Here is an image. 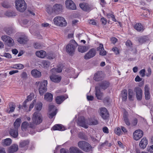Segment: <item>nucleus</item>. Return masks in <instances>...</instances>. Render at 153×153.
Wrapping results in <instances>:
<instances>
[{"label":"nucleus","instance_id":"f257e3e1","mask_svg":"<svg viewBox=\"0 0 153 153\" xmlns=\"http://www.w3.org/2000/svg\"><path fill=\"white\" fill-rule=\"evenodd\" d=\"M87 124L86 123V121L84 117H81L78 119V125L85 128L88 127V124L89 125H95L98 123L97 120L94 119H91L87 121Z\"/></svg>","mask_w":153,"mask_h":153},{"label":"nucleus","instance_id":"f03ea898","mask_svg":"<svg viewBox=\"0 0 153 153\" xmlns=\"http://www.w3.org/2000/svg\"><path fill=\"white\" fill-rule=\"evenodd\" d=\"M63 9V7L62 5L56 4H54L52 7L51 6H48L46 8V11L48 14H51L55 13L57 14L62 12Z\"/></svg>","mask_w":153,"mask_h":153},{"label":"nucleus","instance_id":"7ed1b4c3","mask_svg":"<svg viewBox=\"0 0 153 153\" xmlns=\"http://www.w3.org/2000/svg\"><path fill=\"white\" fill-rule=\"evenodd\" d=\"M53 22L54 25L61 27H65L67 25V22L65 19L59 16L54 18Z\"/></svg>","mask_w":153,"mask_h":153},{"label":"nucleus","instance_id":"20e7f679","mask_svg":"<svg viewBox=\"0 0 153 153\" xmlns=\"http://www.w3.org/2000/svg\"><path fill=\"white\" fill-rule=\"evenodd\" d=\"M16 9L21 12H24L26 10L27 4L24 0H16L15 1Z\"/></svg>","mask_w":153,"mask_h":153},{"label":"nucleus","instance_id":"39448f33","mask_svg":"<svg viewBox=\"0 0 153 153\" xmlns=\"http://www.w3.org/2000/svg\"><path fill=\"white\" fill-rule=\"evenodd\" d=\"M47 81L45 80H44L42 82H40L39 81L36 83V84L37 85H40L39 87V92L41 95H43L47 91Z\"/></svg>","mask_w":153,"mask_h":153},{"label":"nucleus","instance_id":"423d86ee","mask_svg":"<svg viewBox=\"0 0 153 153\" xmlns=\"http://www.w3.org/2000/svg\"><path fill=\"white\" fill-rule=\"evenodd\" d=\"M77 46V43L74 40H71L66 47V51L71 55L74 52L76 47Z\"/></svg>","mask_w":153,"mask_h":153},{"label":"nucleus","instance_id":"0eeeda50","mask_svg":"<svg viewBox=\"0 0 153 153\" xmlns=\"http://www.w3.org/2000/svg\"><path fill=\"white\" fill-rule=\"evenodd\" d=\"M32 123L34 125H38L41 123L42 121V116L41 114L38 112H35L33 115L32 118Z\"/></svg>","mask_w":153,"mask_h":153},{"label":"nucleus","instance_id":"6e6552de","mask_svg":"<svg viewBox=\"0 0 153 153\" xmlns=\"http://www.w3.org/2000/svg\"><path fill=\"white\" fill-rule=\"evenodd\" d=\"M78 146L82 149L85 152L90 151L91 149V145L85 141H80L78 143Z\"/></svg>","mask_w":153,"mask_h":153},{"label":"nucleus","instance_id":"1a4fd4ad","mask_svg":"<svg viewBox=\"0 0 153 153\" xmlns=\"http://www.w3.org/2000/svg\"><path fill=\"white\" fill-rule=\"evenodd\" d=\"M66 8L70 10H75L76 6L72 0H66L65 1Z\"/></svg>","mask_w":153,"mask_h":153},{"label":"nucleus","instance_id":"9d476101","mask_svg":"<svg viewBox=\"0 0 153 153\" xmlns=\"http://www.w3.org/2000/svg\"><path fill=\"white\" fill-rule=\"evenodd\" d=\"M49 117L50 118H52L56 114V107L53 105H50L49 107Z\"/></svg>","mask_w":153,"mask_h":153},{"label":"nucleus","instance_id":"9b49d317","mask_svg":"<svg viewBox=\"0 0 153 153\" xmlns=\"http://www.w3.org/2000/svg\"><path fill=\"white\" fill-rule=\"evenodd\" d=\"M100 114L104 120L107 119L109 117V114L107 110L104 107L100 108Z\"/></svg>","mask_w":153,"mask_h":153},{"label":"nucleus","instance_id":"f8f14e48","mask_svg":"<svg viewBox=\"0 0 153 153\" xmlns=\"http://www.w3.org/2000/svg\"><path fill=\"white\" fill-rule=\"evenodd\" d=\"M34 127V125L33 123H30L29 124L26 121L23 122L21 126L22 130L24 131L28 130L29 128H33Z\"/></svg>","mask_w":153,"mask_h":153},{"label":"nucleus","instance_id":"ddd939ff","mask_svg":"<svg viewBox=\"0 0 153 153\" xmlns=\"http://www.w3.org/2000/svg\"><path fill=\"white\" fill-rule=\"evenodd\" d=\"M143 135V131L141 130L138 129L134 132L133 137L134 140H138L142 137Z\"/></svg>","mask_w":153,"mask_h":153},{"label":"nucleus","instance_id":"4468645a","mask_svg":"<svg viewBox=\"0 0 153 153\" xmlns=\"http://www.w3.org/2000/svg\"><path fill=\"white\" fill-rule=\"evenodd\" d=\"M136 94V97L138 100H141L142 98L143 92L142 89L140 87H136L134 89Z\"/></svg>","mask_w":153,"mask_h":153},{"label":"nucleus","instance_id":"2eb2a0df","mask_svg":"<svg viewBox=\"0 0 153 153\" xmlns=\"http://www.w3.org/2000/svg\"><path fill=\"white\" fill-rule=\"evenodd\" d=\"M96 53V50L94 48L90 49L84 56V59H88L94 57Z\"/></svg>","mask_w":153,"mask_h":153},{"label":"nucleus","instance_id":"dca6fc26","mask_svg":"<svg viewBox=\"0 0 153 153\" xmlns=\"http://www.w3.org/2000/svg\"><path fill=\"white\" fill-rule=\"evenodd\" d=\"M68 97V96L66 95L57 96L56 98V102L57 104H60Z\"/></svg>","mask_w":153,"mask_h":153},{"label":"nucleus","instance_id":"f3484780","mask_svg":"<svg viewBox=\"0 0 153 153\" xmlns=\"http://www.w3.org/2000/svg\"><path fill=\"white\" fill-rule=\"evenodd\" d=\"M50 78L52 82L57 83L59 82L61 79V76L58 75H52L50 76Z\"/></svg>","mask_w":153,"mask_h":153},{"label":"nucleus","instance_id":"a211bd4d","mask_svg":"<svg viewBox=\"0 0 153 153\" xmlns=\"http://www.w3.org/2000/svg\"><path fill=\"white\" fill-rule=\"evenodd\" d=\"M103 76L102 72L98 71L95 74L94 79L96 81H99L102 79Z\"/></svg>","mask_w":153,"mask_h":153},{"label":"nucleus","instance_id":"6ab92c4d","mask_svg":"<svg viewBox=\"0 0 153 153\" xmlns=\"http://www.w3.org/2000/svg\"><path fill=\"white\" fill-rule=\"evenodd\" d=\"M16 107V105L13 102H11L8 105L6 111L7 113H11L13 112Z\"/></svg>","mask_w":153,"mask_h":153},{"label":"nucleus","instance_id":"aec40b11","mask_svg":"<svg viewBox=\"0 0 153 153\" xmlns=\"http://www.w3.org/2000/svg\"><path fill=\"white\" fill-rule=\"evenodd\" d=\"M149 88L148 85H146L144 87L145 94V99L148 100L150 98V95L149 93Z\"/></svg>","mask_w":153,"mask_h":153},{"label":"nucleus","instance_id":"412c9836","mask_svg":"<svg viewBox=\"0 0 153 153\" xmlns=\"http://www.w3.org/2000/svg\"><path fill=\"white\" fill-rule=\"evenodd\" d=\"M18 149V146L17 145L13 144L9 147L7 150L9 153H13L16 152Z\"/></svg>","mask_w":153,"mask_h":153},{"label":"nucleus","instance_id":"4be33fe9","mask_svg":"<svg viewBox=\"0 0 153 153\" xmlns=\"http://www.w3.org/2000/svg\"><path fill=\"white\" fill-rule=\"evenodd\" d=\"M97 51H100V55L104 56L106 54V52L104 50L102 44H100L99 47L97 48Z\"/></svg>","mask_w":153,"mask_h":153},{"label":"nucleus","instance_id":"5701e85b","mask_svg":"<svg viewBox=\"0 0 153 153\" xmlns=\"http://www.w3.org/2000/svg\"><path fill=\"white\" fill-rule=\"evenodd\" d=\"M52 129L54 131L58 130L63 131L65 129V127L61 124H56L52 128Z\"/></svg>","mask_w":153,"mask_h":153},{"label":"nucleus","instance_id":"b1692460","mask_svg":"<svg viewBox=\"0 0 153 153\" xmlns=\"http://www.w3.org/2000/svg\"><path fill=\"white\" fill-rule=\"evenodd\" d=\"M148 144V140L146 138H143L139 143L140 146L142 148L144 149Z\"/></svg>","mask_w":153,"mask_h":153},{"label":"nucleus","instance_id":"393cba45","mask_svg":"<svg viewBox=\"0 0 153 153\" xmlns=\"http://www.w3.org/2000/svg\"><path fill=\"white\" fill-rule=\"evenodd\" d=\"M36 55L37 57L41 58H44L46 56V53L44 51H37Z\"/></svg>","mask_w":153,"mask_h":153},{"label":"nucleus","instance_id":"a878e982","mask_svg":"<svg viewBox=\"0 0 153 153\" xmlns=\"http://www.w3.org/2000/svg\"><path fill=\"white\" fill-rule=\"evenodd\" d=\"M128 99L129 100L133 101L134 98V94L133 90L129 89H128Z\"/></svg>","mask_w":153,"mask_h":153},{"label":"nucleus","instance_id":"bb28decb","mask_svg":"<svg viewBox=\"0 0 153 153\" xmlns=\"http://www.w3.org/2000/svg\"><path fill=\"white\" fill-rule=\"evenodd\" d=\"M79 6L83 10L85 11H89L91 10L90 8L87 4L80 3Z\"/></svg>","mask_w":153,"mask_h":153},{"label":"nucleus","instance_id":"cd10ccee","mask_svg":"<svg viewBox=\"0 0 153 153\" xmlns=\"http://www.w3.org/2000/svg\"><path fill=\"white\" fill-rule=\"evenodd\" d=\"M31 74L32 76L35 78H39L41 76V72L36 69L32 70Z\"/></svg>","mask_w":153,"mask_h":153},{"label":"nucleus","instance_id":"c85d7f7f","mask_svg":"<svg viewBox=\"0 0 153 153\" xmlns=\"http://www.w3.org/2000/svg\"><path fill=\"white\" fill-rule=\"evenodd\" d=\"M96 90L95 95L97 99L99 100H101L103 96V94L101 93L100 89H99V87H96L95 88Z\"/></svg>","mask_w":153,"mask_h":153},{"label":"nucleus","instance_id":"c756f323","mask_svg":"<svg viewBox=\"0 0 153 153\" xmlns=\"http://www.w3.org/2000/svg\"><path fill=\"white\" fill-rule=\"evenodd\" d=\"M10 134L13 137L16 138L18 136V129L15 128H11L9 131Z\"/></svg>","mask_w":153,"mask_h":153},{"label":"nucleus","instance_id":"7c9ffc66","mask_svg":"<svg viewBox=\"0 0 153 153\" xmlns=\"http://www.w3.org/2000/svg\"><path fill=\"white\" fill-rule=\"evenodd\" d=\"M53 95L50 93H47L44 95V99L48 102H51L53 100Z\"/></svg>","mask_w":153,"mask_h":153},{"label":"nucleus","instance_id":"2f4dec72","mask_svg":"<svg viewBox=\"0 0 153 153\" xmlns=\"http://www.w3.org/2000/svg\"><path fill=\"white\" fill-rule=\"evenodd\" d=\"M28 39L26 36H23L18 38L17 40L19 43L21 44H25L28 41Z\"/></svg>","mask_w":153,"mask_h":153},{"label":"nucleus","instance_id":"473e14b6","mask_svg":"<svg viewBox=\"0 0 153 153\" xmlns=\"http://www.w3.org/2000/svg\"><path fill=\"white\" fill-rule=\"evenodd\" d=\"M128 114L127 112L125 111L123 114V119L125 123L128 126L130 125V123L128 118Z\"/></svg>","mask_w":153,"mask_h":153},{"label":"nucleus","instance_id":"72a5a7b5","mask_svg":"<svg viewBox=\"0 0 153 153\" xmlns=\"http://www.w3.org/2000/svg\"><path fill=\"white\" fill-rule=\"evenodd\" d=\"M12 143V140L9 138H6L2 141L1 143L4 146H8L10 145Z\"/></svg>","mask_w":153,"mask_h":153},{"label":"nucleus","instance_id":"f704fd0d","mask_svg":"<svg viewBox=\"0 0 153 153\" xmlns=\"http://www.w3.org/2000/svg\"><path fill=\"white\" fill-rule=\"evenodd\" d=\"M134 28L138 31H143L144 30L143 26L140 23H137L134 26Z\"/></svg>","mask_w":153,"mask_h":153},{"label":"nucleus","instance_id":"c9c22d12","mask_svg":"<svg viewBox=\"0 0 153 153\" xmlns=\"http://www.w3.org/2000/svg\"><path fill=\"white\" fill-rule=\"evenodd\" d=\"M21 123V120L20 118L17 119L14 123V128L18 129L20 126V124Z\"/></svg>","mask_w":153,"mask_h":153},{"label":"nucleus","instance_id":"e433bc0d","mask_svg":"<svg viewBox=\"0 0 153 153\" xmlns=\"http://www.w3.org/2000/svg\"><path fill=\"white\" fill-rule=\"evenodd\" d=\"M127 91L126 90H124L122 91L121 96L123 100L124 101L126 100L127 99Z\"/></svg>","mask_w":153,"mask_h":153},{"label":"nucleus","instance_id":"4c0bfd02","mask_svg":"<svg viewBox=\"0 0 153 153\" xmlns=\"http://www.w3.org/2000/svg\"><path fill=\"white\" fill-rule=\"evenodd\" d=\"M42 103L41 102H38L36 104L35 106V108L36 109L37 111H40L42 109Z\"/></svg>","mask_w":153,"mask_h":153},{"label":"nucleus","instance_id":"58836bf2","mask_svg":"<svg viewBox=\"0 0 153 153\" xmlns=\"http://www.w3.org/2000/svg\"><path fill=\"white\" fill-rule=\"evenodd\" d=\"M5 16L8 17H12L16 16V14L13 11H8L5 13Z\"/></svg>","mask_w":153,"mask_h":153},{"label":"nucleus","instance_id":"ea45409f","mask_svg":"<svg viewBox=\"0 0 153 153\" xmlns=\"http://www.w3.org/2000/svg\"><path fill=\"white\" fill-rule=\"evenodd\" d=\"M109 85L108 82L105 81H103L100 85V88L105 89Z\"/></svg>","mask_w":153,"mask_h":153},{"label":"nucleus","instance_id":"a19ab883","mask_svg":"<svg viewBox=\"0 0 153 153\" xmlns=\"http://www.w3.org/2000/svg\"><path fill=\"white\" fill-rule=\"evenodd\" d=\"M5 43L9 46H12L14 44V40L13 39L9 37Z\"/></svg>","mask_w":153,"mask_h":153},{"label":"nucleus","instance_id":"79ce46f5","mask_svg":"<svg viewBox=\"0 0 153 153\" xmlns=\"http://www.w3.org/2000/svg\"><path fill=\"white\" fill-rule=\"evenodd\" d=\"M88 50L85 46H79L78 48V50L79 52L84 53L86 51Z\"/></svg>","mask_w":153,"mask_h":153},{"label":"nucleus","instance_id":"37998d69","mask_svg":"<svg viewBox=\"0 0 153 153\" xmlns=\"http://www.w3.org/2000/svg\"><path fill=\"white\" fill-rule=\"evenodd\" d=\"M63 66L62 65H60L58 67V68L56 69L53 68L51 69L52 71H55L56 72L58 73H60L62 72V69L63 68Z\"/></svg>","mask_w":153,"mask_h":153},{"label":"nucleus","instance_id":"c03bdc74","mask_svg":"<svg viewBox=\"0 0 153 153\" xmlns=\"http://www.w3.org/2000/svg\"><path fill=\"white\" fill-rule=\"evenodd\" d=\"M148 39L147 36H144L139 38L138 41L140 44H142L146 42Z\"/></svg>","mask_w":153,"mask_h":153},{"label":"nucleus","instance_id":"a18cd8bd","mask_svg":"<svg viewBox=\"0 0 153 153\" xmlns=\"http://www.w3.org/2000/svg\"><path fill=\"white\" fill-rule=\"evenodd\" d=\"M12 68L17 69H21L24 68L23 65L21 64H18L13 65Z\"/></svg>","mask_w":153,"mask_h":153},{"label":"nucleus","instance_id":"49530a36","mask_svg":"<svg viewBox=\"0 0 153 153\" xmlns=\"http://www.w3.org/2000/svg\"><path fill=\"white\" fill-rule=\"evenodd\" d=\"M29 143V141L28 140L22 141L20 143V146L23 147L28 145Z\"/></svg>","mask_w":153,"mask_h":153},{"label":"nucleus","instance_id":"de8ad7c7","mask_svg":"<svg viewBox=\"0 0 153 153\" xmlns=\"http://www.w3.org/2000/svg\"><path fill=\"white\" fill-rule=\"evenodd\" d=\"M78 149L76 147H71L69 149L70 153H77Z\"/></svg>","mask_w":153,"mask_h":153},{"label":"nucleus","instance_id":"09e8293b","mask_svg":"<svg viewBox=\"0 0 153 153\" xmlns=\"http://www.w3.org/2000/svg\"><path fill=\"white\" fill-rule=\"evenodd\" d=\"M42 64L44 68H47L50 65V63L48 61L43 60L42 62Z\"/></svg>","mask_w":153,"mask_h":153},{"label":"nucleus","instance_id":"8fccbe9b","mask_svg":"<svg viewBox=\"0 0 153 153\" xmlns=\"http://www.w3.org/2000/svg\"><path fill=\"white\" fill-rule=\"evenodd\" d=\"M114 133L118 135H120L122 133L121 131L120 128L117 127L114 130Z\"/></svg>","mask_w":153,"mask_h":153},{"label":"nucleus","instance_id":"3c124183","mask_svg":"<svg viewBox=\"0 0 153 153\" xmlns=\"http://www.w3.org/2000/svg\"><path fill=\"white\" fill-rule=\"evenodd\" d=\"M34 97V95L33 93H31L27 96V99L26 100L27 102L31 101L33 99V98Z\"/></svg>","mask_w":153,"mask_h":153},{"label":"nucleus","instance_id":"603ef678","mask_svg":"<svg viewBox=\"0 0 153 153\" xmlns=\"http://www.w3.org/2000/svg\"><path fill=\"white\" fill-rule=\"evenodd\" d=\"M36 103V100H33L32 102L30 104V106L29 107V111H30L31 110V109L33 108L35 104Z\"/></svg>","mask_w":153,"mask_h":153},{"label":"nucleus","instance_id":"864d4df0","mask_svg":"<svg viewBox=\"0 0 153 153\" xmlns=\"http://www.w3.org/2000/svg\"><path fill=\"white\" fill-rule=\"evenodd\" d=\"M10 36L4 35L1 36V40L4 42L6 43Z\"/></svg>","mask_w":153,"mask_h":153},{"label":"nucleus","instance_id":"5fc2aeb1","mask_svg":"<svg viewBox=\"0 0 153 153\" xmlns=\"http://www.w3.org/2000/svg\"><path fill=\"white\" fill-rule=\"evenodd\" d=\"M2 56L5 57L7 58L10 59L11 58V55L8 53H4L3 54V55L1 56Z\"/></svg>","mask_w":153,"mask_h":153},{"label":"nucleus","instance_id":"6e6d98bb","mask_svg":"<svg viewBox=\"0 0 153 153\" xmlns=\"http://www.w3.org/2000/svg\"><path fill=\"white\" fill-rule=\"evenodd\" d=\"M137 123V119H134L132 121L131 123V124L132 126H136Z\"/></svg>","mask_w":153,"mask_h":153},{"label":"nucleus","instance_id":"4d7b16f0","mask_svg":"<svg viewBox=\"0 0 153 153\" xmlns=\"http://www.w3.org/2000/svg\"><path fill=\"white\" fill-rule=\"evenodd\" d=\"M34 47L35 48H39L41 47V45L39 43H36L34 44Z\"/></svg>","mask_w":153,"mask_h":153},{"label":"nucleus","instance_id":"13d9d810","mask_svg":"<svg viewBox=\"0 0 153 153\" xmlns=\"http://www.w3.org/2000/svg\"><path fill=\"white\" fill-rule=\"evenodd\" d=\"M113 51L116 54H119V50L117 48H114L112 49Z\"/></svg>","mask_w":153,"mask_h":153},{"label":"nucleus","instance_id":"bf43d9fd","mask_svg":"<svg viewBox=\"0 0 153 153\" xmlns=\"http://www.w3.org/2000/svg\"><path fill=\"white\" fill-rule=\"evenodd\" d=\"M21 77L23 78L26 79L27 77V73L25 72H23L21 74Z\"/></svg>","mask_w":153,"mask_h":153},{"label":"nucleus","instance_id":"052dcab7","mask_svg":"<svg viewBox=\"0 0 153 153\" xmlns=\"http://www.w3.org/2000/svg\"><path fill=\"white\" fill-rule=\"evenodd\" d=\"M89 23L93 25H96V23L94 20H90L88 21Z\"/></svg>","mask_w":153,"mask_h":153},{"label":"nucleus","instance_id":"680f3d73","mask_svg":"<svg viewBox=\"0 0 153 153\" xmlns=\"http://www.w3.org/2000/svg\"><path fill=\"white\" fill-rule=\"evenodd\" d=\"M102 130L105 133L108 134L109 132L108 128L106 127H103L102 128Z\"/></svg>","mask_w":153,"mask_h":153},{"label":"nucleus","instance_id":"e2e57ef3","mask_svg":"<svg viewBox=\"0 0 153 153\" xmlns=\"http://www.w3.org/2000/svg\"><path fill=\"white\" fill-rule=\"evenodd\" d=\"M145 70L142 69L140 72V74L142 76H144L145 75Z\"/></svg>","mask_w":153,"mask_h":153},{"label":"nucleus","instance_id":"0e129e2a","mask_svg":"<svg viewBox=\"0 0 153 153\" xmlns=\"http://www.w3.org/2000/svg\"><path fill=\"white\" fill-rule=\"evenodd\" d=\"M111 40L113 44H115L117 41V39L115 37H112L111 38Z\"/></svg>","mask_w":153,"mask_h":153},{"label":"nucleus","instance_id":"69168bd1","mask_svg":"<svg viewBox=\"0 0 153 153\" xmlns=\"http://www.w3.org/2000/svg\"><path fill=\"white\" fill-rule=\"evenodd\" d=\"M101 21L102 24L104 25L106 24L107 22V20L106 19L104 18H101Z\"/></svg>","mask_w":153,"mask_h":153},{"label":"nucleus","instance_id":"338daca9","mask_svg":"<svg viewBox=\"0 0 153 153\" xmlns=\"http://www.w3.org/2000/svg\"><path fill=\"white\" fill-rule=\"evenodd\" d=\"M18 72L19 71L18 70H12L9 72V74L10 75H12L14 74L18 73Z\"/></svg>","mask_w":153,"mask_h":153},{"label":"nucleus","instance_id":"774afa93","mask_svg":"<svg viewBox=\"0 0 153 153\" xmlns=\"http://www.w3.org/2000/svg\"><path fill=\"white\" fill-rule=\"evenodd\" d=\"M126 45L127 46L130 47L132 45V43L130 40H128L126 42Z\"/></svg>","mask_w":153,"mask_h":153}]
</instances>
